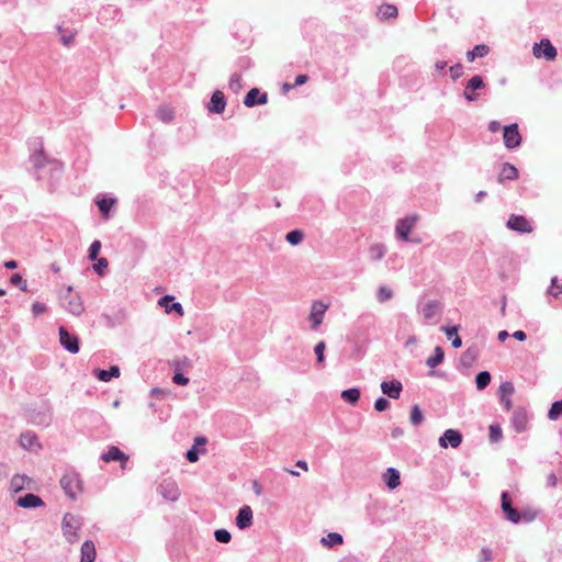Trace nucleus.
<instances>
[{
	"mask_svg": "<svg viewBox=\"0 0 562 562\" xmlns=\"http://www.w3.org/2000/svg\"><path fill=\"white\" fill-rule=\"evenodd\" d=\"M81 525L82 524L79 517L69 513L65 514L61 528L63 533L69 543H75L78 541V530L81 528Z\"/></svg>",
	"mask_w": 562,
	"mask_h": 562,
	"instance_id": "1",
	"label": "nucleus"
},
{
	"mask_svg": "<svg viewBox=\"0 0 562 562\" xmlns=\"http://www.w3.org/2000/svg\"><path fill=\"white\" fill-rule=\"evenodd\" d=\"M442 304L437 300H429L419 310L423 322L426 325H435L439 322Z\"/></svg>",
	"mask_w": 562,
	"mask_h": 562,
	"instance_id": "2",
	"label": "nucleus"
},
{
	"mask_svg": "<svg viewBox=\"0 0 562 562\" xmlns=\"http://www.w3.org/2000/svg\"><path fill=\"white\" fill-rule=\"evenodd\" d=\"M72 288L68 286L67 294L64 296V307L72 315L80 316L85 312V306L79 295L72 294Z\"/></svg>",
	"mask_w": 562,
	"mask_h": 562,
	"instance_id": "3",
	"label": "nucleus"
},
{
	"mask_svg": "<svg viewBox=\"0 0 562 562\" xmlns=\"http://www.w3.org/2000/svg\"><path fill=\"white\" fill-rule=\"evenodd\" d=\"M328 307V304L323 301H314L311 304L308 321L312 329L316 330L321 326Z\"/></svg>",
	"mask_w": 562,
	"mask_h": 562,
	"instance_id": "4",
	"label": "nucleus"
},
{
	"mask_svg": "<svg viewBox=\"0 0 562 562\" xmlns=\"http://www.w3.org/2000/svg\"><path fill=\"white\" fill-rule=\"evenodd\" d=\"M60 485L65 493L75 498L77 493L81 492V481L76 473H67L60 479Z\"/></svg>",
	"mask_w": 562,
	"mask_h": 562,
	"instance_id": "5",
	"label": "nucleus"
},
{
	"mask_svg": "<svg viewBox=\"0 0 562 562\" xmlns=\"http://www.w3.org/2000/svg\"><path fill=\"white\" fill-rule=\"evenodd\" d=\"M417 221H418L417 215H409V216L398 220L396 223V226H395L396 236L404 241H408L409 240V238H408L409 232L414 228Z\"/></svg>",
	"mask_w": 562,
	"mask_h": 562,
	"instance_id": "6",
	"label": "nucleus"
},
{
	"mask_svg": "<svg viewBox=\"0 0 562 562\" xmlns=\"http://www.w3.org/2000/svg\"><path fill=\"white\" fill-rule=\"evenodd\" d=\"M532 53L537 58L544 57L547 60H553L557 57V49L547 38L536 43L532 48Z\"/></svg>",
	"mask_w": 562,
	"mask_h": 562,
	"instance_id": "7",
	"label": "nucleus"
},
{
	"mask_svg": "<svg viewBox=\"0 0 562 562\" xmlns=\"http://www.w3.org/2000/svg\"><path fill=\"white\" fill-rule=\"evenodd\" d=\"M485 88V83L481 76H473L468 82L463 91V97L469 101L473 102L480 98L476 90Z\"/></svg>",
	"mask_w": 562,
	"mask_h": 562,
	"instance_id": "8",
	"label": "nucleus"
},
{
	"mask_svg": "<svg viewBox=\"0 0 562 562\" xmlns=\"http://www.w3.org/2000/svg\"><path fill=\"white\" fill-rule=\"evenodd\" d=\"M503 139L504 145L508 149L516 148L520 145L521 136L519 134L518 125L516 123L504 127Z\"/></svg>",
	"mask_w": 562,
	"mask_h": 562,
	"instance_id": "9",
	"label": "nucleus"
},
{
	"mask_svg": "<svg viewBox=\"0 0 562 562\" xmlns=\"http://www.w3.org/2000/svg\"><path fill=\"white\" fill-rule=\"evenodd\" d=\"M59 342L60 345L71 353L79 351V339L75 335H70L65 327H59Z\"/></svg>",
	"mask_w": 562,
	"mask_h": 562,
	"instance_id": "10",
	"label": "nucleus"
},
{
	"mask_svg": "<svg viewBox=\"0 0 562 562\" xmlns=\"http://www.w3.org/2000/svg\"><path fill=\"white\" fill-rule=\"evenodd\" d=\"M502 510L509 521L514 524L520 521L521 516L519 512L512 506V499L507 492L502 493Z\"/></svg>",
	"mask_w": 562,
	"mask_h": 562,
	"instance_id": "11",
	"label": "nucleus"
},
{
	"mask_svg": "<svg viewBox=\"0 0 562 562\" xmlns=\"http://www.w3.org/2000/svg\"><path fill=\"white\" fill-rule=\"evenodd\" d=\"M462 442V435L454 429H447L443 435L439 438V445L442 448H447L450 445L452 448H457Z\"/></svg>",
	"mask_w": 562,
	"mask_h": 562,
	"instance_id": "12",
	"label": "nucleus"
},
{
	"mask_svg": "<svg viewBox=\"0 0 562 562\" xmlns=\"http://www.w3.org/2000/svg\"><path fill=\"white\" fill-rule=\"evenodd\" d=\"M507 227L520 233H530L532 231L529 222L524 216L519 215H512L507 221Z\"/></svg>",
	"mask_w": 562,
	"mask_h": 562,
	"instance_id": "13",
	"label": "nucleus"
},
{
	"mask_svg": "<svg viewBox=\"0 0 562 562\" xmlns=\"http://www.w3.org/2000/svg\"><path fill=\"white\" fill-rule=\"evenodd\" d=\"M267 102V93H260L259 89L257 88L250 89L244 99V104L248 108H251L256 104H266Z\"/></svg>",
	"mask_w": 562,
	"mask_h": 562,
	"instance_id": "14",
	"label": "nucleus"
},
{
	"mask_svg": "<svg viewBox=\"0 0 562 562\" xmlns=\"http://www.w3.org/2000/svg\"><path fill=\"white\" fill-rule=\"evenodd\" d=\"M402 389V383L398 380L383 381L381 383V391L391 398L397 400L401 396Z\"/></svg>",
	"mask_w": 562,
	"mask_h": 562,
	"instance_id": "15",
	"label": "nucleus"
},
{
	"mask_svg": "<svg viewBox=\"0 0 562 562\" xmlns=\"http://www.w3.org/2000/svg\"><path fill=\"white\" fill-rule=\"evenodd\" d=\"M252 524V509L250 506H243L237 514L236 525L239 529H246Z\"/></svg>",
	"mask_w": 562,
	"mask_h": 562,
	"instance_id": "16",
	"label": "nucleus"
},
{
	"mask_svg": "<svg viewBox=\"0 0 562 562\" xmlns=\"http://www.w3.org/2000/svg\"><path fill=\"white\" fill-rule=\"evenodd\" d=\"M159 490L164 498L171 502L177 501L180 496L179 490L176 483L172 481H165L162 484H160Z\"/></svg>",
	"mask_w": 562,
	"mask_h": 562,
	"instance_id": "17",
	"label": "nucleus"
},
{
	"mask_svg": "<svg viewBox=\"0 0 562 562\" xmlns=\"http://www.w3.org/2000/svg\"><path fill=\"white\" fill-rule=\"evenodd\" d=\"M16 505L23 508H35L44 505L42 498L35 494L29 493L16 499Z\"/></svg>",
	"mask_w": 562,
	"mask_h": 562,
	"instance_id": "18",
	"label": "nucleus"
},
{
	"mask_svg": "<svg viewBox=\"0 0 562 562\" xmlns=\"http://www.w3.org/2000/svg\"><path fill=\"white\" fill-rule=\"evenodd\" d=\"M225 105L226 102L223 92L220 90L214 91L209 105V111L220 114L224 111Z\"/></svg>",
	"mask_w": 562,
	"mask_h": 562,
	"instance_id": "19",
	"label": "nucleus"
},
{
	"mask_svg": "<svg viewBox=\"0 0 562 562\" xmlns=\"http://www.w3.org/2000/svg\"><path fill=\"white\" fill-rule=\"evenodd\" d=\"M97 557L95 546L91 540H86L81 546L80 562H94Z\"/></svg>",
	"mask_w": 562,
	"mask_h": 562,
	"instance_id": "20",
	"label": "nucleus"
},
{
	"mask_svg": "<svg viewBox=\"0 0 562 562\" xmlns=\"http://www.w3.org/2000/svg\"><path fill=\"white\" fill-rule=\"evenodd\" d=\"M383 480L389 488L394 490L401 484L400 472L394 468H389L383 474Z\"/></svg>",
	"mask_w": 562,
	"mask_h": 562,
	"instance_id": "21",
	"label": "nucleus"
},
{
	"mask_svg": "<svg viewBox=\"0 0 562 562\" xmlns=\"http://www.w3.org/2000/svg\"><path fill=\"white\" fill-rule=\"evenodd\" d=\"M517 178H518L517 168L509 162H505L502 166V170L498 175V182H503L504 180H515Z\"/></svg>",
	"mask_w": 562,
	"mask_h": 562,
	"instance_id": "22",
	"label": "nucleus"
},
{
	"mask_svg": "<svg viewBox=\"0 0 562 562\" xmlns=\"http://www.w3.org/2000/svg\"><path fill=\"white\" fill-rule=\"evenodd\" d=\"M101 459L104 462H110V461L126 462L127 461V457L115 446L110 447L108 452H105L101 456Z\"/></svg>",
	"mask_w": 562,
	"mask_h": 562,
	"instance_id": "23",
	"label": "nucleus"
},
{
	"mask_svg": "<svg viewBox=\"0 0 562 562\" xmlns=\"http://www.w3.org/2000/svg\"><path fill=\"white\" fill-rule=\"evenodd\" d=\"M173 296L172 295H165L162 296L160 300H159V305L165 307L166 308V312L167 313H170V312H176L178 313L179 315H183V308H182V305L178 302H173L172 303V306H169V302H172L173 301Z\"/></svg>",
	"mask_w": 562,
	"mask_h": 562,
	"instance_id": "24",
	"label": "nucleus"
},
{
	"mask_svg": "<svg viewBox=\"0 0 562 562\" xmlns=\"http://www.w3.org/2000/svg\"><path fill=\"white\" fill-rule=\"evenodd\" d=\"M20 445L24 449H33L40 447L37 436L32 431H25L20 436Z\"/></svg>",
	"mask_w": 562,
	"mask_h": 562,
	"instance_id": "25",
	"label": "nucleus"
},
{
	"mask_svg": "<svg viewBox=\"0 0 562 562\" xmlns=\"http://www.w3.org/2000/svg\"><path fill=\"white\" fill-rule=\"evenodd\" d=\"M397 8L393 4H382L378 9V16L381 20H387L397 16Z\"/></svg>",
	"mask_w": 562,
	"mask_h": 562,
	"instance_id": "26",
	"label": "nucleus"
},
{
	"mask_svg": "<svg viewBox=\"0 0 562 562\" xmlns=\"http://www.w3.org/2000/svg\"><path fill=\"white\" fill-rule=\"evenodd\" d=\"M120 373V368L112 366L109 370H98L97 376L103 382H109L112 378H119Z\"/></svg>",
	"mask_w": 562,
	"mask_h": 562,
	"instance_id": "27",
	"label": "nucleus"
},
{
	"mask_svg": "<svg viewBox=\"0 0 562 562\" xmlns=\"http://www.w3.org/2000/svg\"><path fill=\"white\" fill-rule=\"evenodd\" d=\"M490 52V47L485 44L474 46L473 49L467 53V59L473 61L476 57H484Z\"/></svg>",
	"mask_w": 562,
	"mask_h": 562,
	"instance_id": "28",
	"label": "nucleus"
},
{
	"mask_svg": "<svg viewBox=\"0 0 562 562\" xmlns=\"http://www.w3.org/2000/svg\"><path fill=\"white\" fill-rule=\"evenodd\" d=\"M385 254L386 247L383 244H373L369 248V256L373 261L381 260Z\"/></svg>",
	"mask_w": 562,
	"mask_h": 562,
	"instance_id": "29",
	"label": "nucleus"
},
{
	"mask_svg": "<svg viewBox=\"0 0 562 562\" xmlns=\"http://www.w3.org/2000/svg\"><path fill=\"white\" fill-rule=\"evenodd\" d=\"M30 479L26 475H14L11 480L10 487L13 492H20L25 488L26 483H30Z\"/></svg>",
	"mask_w": 562,
	"mask_h": 562,
	"instance_id": "30",
	"label": "nucleus"
},
{
	"mask_svg": "<svg viewBox=\"0 0 562 562\" xmlns=\"http://www.w3.org/2000/svg\"><path fill=\"white\" fill-rule=\"evenodd\" d=\"M443 357H445L443 349L441 347L437 346L434 350V355L427 359L426 363L430 368H436L437 366H439L442 362Z\"/></svg>",
	"mask_w": 562,
	"mask_h": 562,
	"instance_id": "31",
	"label": "nucleus"
},
{
	"mask_svg": "<svg viewBox=\"0 0 562 562\" xmlns=\"http://www.w3.org/2000/svg\"><path fill=\"white\" fill-rule=\"evenodd\" d=\"M341 398L349 404L355 405L360 398V391L357 387L345 390L341 392Z\"/></svg>",
	"mask_w": 562,
	"mask_h": 562,
	"instance_id": "32",
	"label": "nucleus"
},
{
	"mask_svg": "<svg viewBox=\"0 0 562 562\" xmlns=\"http://www.w3.org/2000/svg\"><path fill=\"white\" fill-rule=\"evenodd\" d=\"M157 116L160 121H162L164 123H169L173 120L175 117V112L173 110L168 106V105H161L158 110H157Z\"/></svg>",
	"mask_w": 562,
	"mask_h": 562,
	"instance_id": "33",
	"label": "nucleus"
},
{
	"mask_svg": "<svg viewBox=\"0 0 562 562\" xmlns=\"http://www.w3.org/2000/svg\"><path fill=\"white\" fill-rule=\"evenodd\" d=\"M303 239L304 233L301 229L291 231L285 235V240L292 246L300 245L303 241Z\"/></svg>",
	"mask_w": 562,
	"mask_h": 562,
	"instance_id": "34",
	"label": "nucleus"
},
{
	"mask_svg": "<svg viewBox=\"0 0 562 562\" xmlns=\"http://www.w3.org/2000/svg\"><path fill=\"white\" fill-rule=\"evenodd\" d=\"M491 382V374L487 371H481L476 374L475 383L479 391L484 390Z\"/></svg>",
	"mask_w": 562,
	"mask_h": 562,
	"instance_id": "35",
	"label": "nucleus"
},
{
	"mask_svg": "<svg viewBox=\"0 0 562 562\" xmlns=\"http://www.w3.org/2000/svg\"><path fill=\"white\" fill-rule=\"evenodd\" d=\"M409 422L414 426H419L424 422L423 412L417 404L412 407Z\"/></svg>",
	"mask_w": 562,
	"mask_h": 562,
	"instance_id": "36",
	"label": "nucleus"
},
{
	"mask_svg": "<svg viewBox=\"0 0 562 562\" xmlns=\"http://www.w3.org/2000/svg\"><path fill=\"white\" fill-rule=\"evenodd\" d=\"M562 294V284L558 283V278L553 277L551 279V284L547 289V295L558 299Z\"/></svg>",
	"mask_w": 562,
	"mask_h": 562,
	"instance_id": "37",
	"label": "nucleus"
},
{
	"mask_svg": "<svg viewBox=\"0 0 562 562\" xmlns=\"http://www.w3.org/2000/svg\"><path fill=\"white\" fill-rule=\"evenodd\" d=\"M321 542L326 546H337L342 543V536L337 532H330L327 537L322 538Z\"/></svg>",
	"mask_w": 562,
	"mask_h": 562,
	"instance_id": "38",
	"label": "nucleus"
},
{
	"mask_svg": "<svg viewBox=\"0 0 562 562\" xmlns=\"http://www.w3.org/2000/svg\"><path fill=\"white\" fill-rule=\"evenodd\" d=\"M562 415V401H557L551 405L548 412V418L557 420Z\"/></svg>",
	"mask_w": 562,
	"mask_h": 562,
	"instance_id": "39",
	"label": "nucleus"
},
{
	"mask_svg": "<svg viewBox=\"0 0 562 562\" xmlns=\"http://www.w3.org/2000/svg\"><path fill=\"white\" fill-rule=\"evenodd\" d=\"M376 297L379 302L383 303L393 297V291L387 286H380L376 292Z\"/></svg>",
	"mask_w": 562,
	"mask_h": 562,
	"instance_id": "40",
	"label": "nucleus"
},
{
	"mask_svg": "<svg viewBox=\"0 0 562 562\" xmlns=\"http://www.w3.org/2000/svg\"><path fill=\"white\" fill-rule=\"evenodd\" d=\"M114 202V199H101L98 201L99 210L105 217H108L110 209L112 207Z\"/></svg>",
	"mask_w": 562,
	"mask_h": 562,
	"instance_id": "41",
	"label": "nucleus"
},
{
	"mask_svg": "<svg viewBox=\"0 0 562 562\" xmlns=\"http://www.w3.org/2000/svg\"><path fill=\"white\" fill-rule=\"evenodd\" d=\"M325 349H326V344L323 340L317 342L316 346L314 347V352L316 355L317 363H319V364H324V361H325L324 351H325Z\"/></svg>",
	"mask_w": 562,
	"mask_h": 562,
	"instance_id": "42",
	"label": "nucleus"
},
{
	"mask_svg": "<svg viewBox=\"0 0 562 562\" xmlns=\"http://www.w3.org/2000/svg\"><path fill=\"white\" fill-rule=\"evenodd\" d=\"M514 385L512 382H503L499 386L501 398L510 397L514 393Z\"/></svg>",
	"mask_w": 562,
	"mask_h": 562,
	"instance_id": "43",
	"label": "nucleus"
},
{
	"mask_svg": "<svg viewBox=\"0 0 562 562\" xmlns=\"http://www.w3.org/2000/svg\"><path fill=\"white\" fill-rule=\"evenodd\" d=\"M214 537H215L216 541H218L221 543H228L232 539L229 531L226 529L215 530Z\"/></svg>",
	"mask_w": 562,
	"mask_h": 562,
	"instance_id": "44",
	"label": "nucleus"
},
{
	"mask_svg": "<svg viewBox=\"0 0 562 562\" xmlns=\"http://www.w3.org/2000/svg\"><path fill=\"white\" fill-rule=\"evenodd\" d=\"M100 249H101V243L99 240H94L91 245H90V248H89V259L91 261L95 260L98 258V255L100 252Z\"/></svg>",
	"mask_w": 562,
	"mask_h": 562,
	"instance_id": "45",
	"label": "nucleus"
},
{
	"mask_svg": "<svg viewBox=\"0 0 562 562\" xmlns=\"http://www.w3.org/2000/svg\"><path fill=\"white\" fill-rule=\"evenodd\" d=\"M503 434H502V429L498 425H491L490 426V439L492 441H498L501 440Z\"/></svg>",
	"mask_w": 562,
	"mask_h": 562,
	"instance_id": "46",
	"label": "nucleus"
},
{
	"mask_svg": "<svg viewBox=\"0 0 562 562\" xmlns=\"http://www.w3.org/2000/svg\"><path fill=\"white\" fill-rule=\"evenodd\" d=\"M10 281L12 284L19 285L22 291L27 290L26 281L19 273L13 274Z\"/></svg>",
	"mask_w": 562,
	"mask_h": 562,
	"instance_id": "47",
	"label": "nucleus"
},
{
	"mask_svg": "<svg viewBox=\"0 0 562 562\" xmlns=\"http://www.w3.org/2000/svg\"><path fill=\"white\" fill-rule=\"evenodd\" d=\"M390 407V402L384 398V397H379L375 402H374V408L378 411V412H384L386 411L387 408Z\"/></svg>",
	"mask_w": 562,
	"mask_h": 562,
	"instance_id": "48",
	"label": "nucleus"
},
{
	"mask_svg": "<svg viewBox=\"0 0 562 562\" xmlns=\"http://www.w3.org/2000/svg\"><path fill=\"white\" fill-rule=\"evenodd\" d=\"M493 559V552L490 548H482L480 551L479 560L481 562H490Z\"/></svg>",
	"mask_w": 562,
	"mask_h": 562,
	"instance_id": "49",
	"label": "nucleus"
},
{
	"mask_svg": "<svg viewBox=\"0 0 562 562\" xmlns=\"http://www.w3.org/2000/svg\"><path fill=\"white\" fill-rule=\"evenodd\" d=\"M108 265L109 262L106 258H99L97 263L93 265V270L101 276L103 273V269H105Z\"/></svg>",
	"mask_w": 562,
	"mask_h": 562,
	"instance_id": "50",
	"label": "nucleus"
},
{
	"mask_svg": "<svg viewBox=\"0 0 562 562\" xmlns=\"http://www.w3.org/2000/svg\"><path fill=\"white\" fill-rule=\"evenodd\" d=\"M514 423L516 429L522 431L525 429L526 418L522 414H515Z\"/></svg>",
	"mask_w": 562,
	"mask_h": 562,
	"instance_id": "51",
	"label": "nucleus"
},
{
	"mask_svg": "<svg viewBox=\"0 0 562 562\" xmlns=\"http://www.w3.org/2000/svg\"><path fill=\"white\" fill-rule=\"evenodd\" d=\"M451 78L453 80L460 78L463 75V66L461 64H456L450 67Z\"/></svg>",
	"mask_w": 562,
	"mask_h": 562,
	"instance_id": "52",
	"label": "nucleus"
},
{
	"mask_svg": "<svg viewBox=\"0 0 562 562\" xmlns=\"http://www.w3.org/2000/svg\"><path fill=\"white\" fill-rule=\"evenodd\" d=\"M229 88L234 91H238L241 88L240 76L234 74L229 80Z\"/></svg>",
	"mask_w": 562,
	"mask_h": 562,
	"instance_id": "53",
	"label": "nucleus"
},
{
	"mask_svg": "<svg viewBox=\"0 0 562 562\" xmlns=\"http://www.w3.org/2000/svg\"><path fill=\"white\" fill-rule=\"evenodd\" d=\"M46 311V305L40 302H34L32 304V313L34 316H38Z\"/></svg>",
	"mask_w": 562,
	"mask_h": 562,
	"instance_id": "54",
	"label": "nucleus"
},
{
	"mask_svg": "<svg viewBox=\"0 0 562 562\" xmlns=\"http://www.w3.org/2000/svg\"><path fill=\"white\" fill-rule=\"evenodd\" d=\"M186 458L189 462L194 463L199 460V453L195 447H192L187 451Z\"/></svg>",
	"mask_w": 562,
	"mask_h": 562,
	"instance_id": "55",
	"label": "nucleus"
},
{
	"mask_svg": "<svg viewBox=\"0 0 562 562\" xmlns=\"http://www.w3.org/2000/svg\"><path fill=\"white\" fill-rule=\"evenodd\" d=\"M172 381L178 385H187L189 383V379L182 373H176L172 378Z\"/></svg>",
	"mask_w": 562,
	"mask_h": 562,
	"instance_id": "56",
	"label": "nucleus"
},
{
	"mask_svg": "<svg viewBox=\"0 0 562 562\" xmlns=\"http://www.w3.org/2000/svg\"><path fill=\"white\" fill-rule=\"evenodd\" d=\"M442 330L445 331V334L447 335L448 338H453V337H456V335H458V327L457 326L442 327Z\"/></svg>",
	"mask_w": 562,
	"mask_h": 562,
	"instance_id": "57",
	"label": "nucleus"
},
{
	"mask_svg": "<svg viewBox=\"0 0 562 562\" xmlns=\"http://www.w3.org/2000/svg\"><path fill=\"white\" fill-rule=\"evenodd\" d=\"M501 130V123L498 121H492L488 124V131L491 133H496Z\"/></svg>",
	"mask_w": 562,
	"mask_h": 562,
	"instance_id": "58",
	"label": "nucleus"
},
{
	"mask_svg": "<svg viewBox=\"0 0 562 562\" xmlns=\"http://www.w3.org/2000/svg\"><path fill=\"white\" fill-rule=\"evenodd\" d=\"M557 482H558V477L557 475L551 472L548 476H547V483L549 486H555L557 485Z\"/></svg>",
	"mask_w": 562,
	"mask_h": 562,
	"instance_id": "59",
	"label": "nucleus"
},
{
	"mask_svg": "<svg viewBox=\"0 0 562 562\" xmlns=\"http://www.w3.org/2000/svg\"><path fill=\"white\" fill-rule=\"evenodd\" d=\"M207 442V439L203 436H198L194 438V443L192 447H198V446H205Z\"/></svg>",
	"mask_w": 562,
	"mask_h": 562,
	"instance_id": "60",
	"label": "nucleus"
},
{
	"mask_svg": "<svg viewBox=\"0 0 562 562\" xmlns=\"http://www.w3.org/2000/svg\"><path fill=\"white\" fill-rule=\"evenodd\" d=\"M513 337L515 339H517L518 341H525L526 338H527V335L525 331L522 330H516L514 334H513Z\"/></svg>",
	"mask_w": 562,
	"mask_h": 562,
	"instance_id": "61",
	"label": "nucleus"
},
{
	"mask_svg": "<svg viewBox=\"0 0 562 562\" xmlns=\"http://www.w3.org/2000/svg\"><path fill=\"white\" fill-rule=\"evenodd\" d=\"M404 435V429L401 427H395L392 429L391 436L393 438H400Z\"/></svg>",
	"mask_w": 562,
	"mask_h": 562,
	"instance_id": "62",
	"label": "nucleus"
},
{
	"mask_svg": "<svg viewBox=\"0 0 562 562\" xmlns=\"http://www.w3.org/2000/svg\"><path fill=\"white\" fill-rule=\"evenodd\" d=\"M308 77L306 75H299L295 78L294 86H301L304 85L307 81Z\"/></svg>",
	"mask_w": 562,
	"mask_h": 562,
	"instance_id": "63",
	"label": "nucleus"
},
{
	"mask_svg": "<svg viewBox=\"0 0 562 562\" xmlns=\"http://www.w3.org/2000/svg\"><path fill=\"white\" fill-rule=\"evenodd\" d=\"M42 158H43L42 157V151L35 154L32 157L35 167H41L42 166Z\"/></svg>",
	"mask_w": 562,
	"mask_h": 562,
	"instance_id": "64",
	"label": "nucleus"
}]
</instances>
